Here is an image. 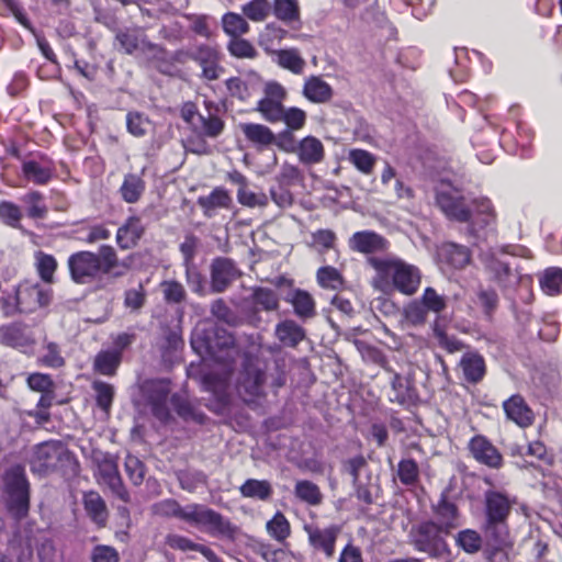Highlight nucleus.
<instances>
[{
  "instance_id": "nucleus-1",
  "label": "nucleus",
  "mask_w": 562,
  "mask_h": 562,
  "mask_svg": "<svg viewBox=\"0 0 562 562\" xmlns=\"http://www.w3.org/2000/svg\"><path fill=\"white\" fill-rule=\"evenodd\" d=\"M192 348L201 356H209L221 368L202 376L203 389L215 395L221 404H226L229 395L233 363L240 355L234 336L225 328L213 326L210 329L196 328L191 337Z\"/></svg>"
},
{
  "instance_id": "nucleus-2",
  "label": "nucleus",
  "mask_w": 562,
  "mask_h": 562,
  "mask_svg": "<svg viewBox=\"0 0 562 562\" xmlns=\"http://www.w3.org/2000/svg\"><path fill=\"white\" fill-rule=\"evenodd\" d=\"M71 280L76 284H89L102 276L122 277L127 266L122 262L115 249L103 245L97 252L81 250L71 254L67 260Z\"/></svg>"
},
{
  "instance_id": "nucleus-3",
  "label": "nucleus",
  "mask_w": 562,
  "mask_h": 562,
  "mask_svg": "<svg viewBox=\"0 0 562 562\" xmlns=\"http://www.w3.org/2000/svg\"><path fill=\"white\" fill-rule=\"evenodd\" d=\"M368 262L376 272L373 279L375 288L384 291L392 286L405 295L417 292L422 282L417 267L393 256L370 257Z\"/></svg>"
},
{
  "instance_id": "nucleus-4",
  "label": "nucleus",
  "mask_w": 562,
  "mask_h": 562,
  "mask_svg": "<svg viewBox=\"0 0 562 562\" xmlns=\"http://www.w3.org/2000/svg\"><path fill=\"white\" fill-rule=\"evenodd\" d=\"M1 490L9 514L15 520L25 517L30 507V483L23 465L12 464L4 470L1 477Z\"/></svg>"
},
{
  "instance_id": "nucleus-5",
  "label": "nucleus",
  "mask_w": 562,
  "mask_h": 562,
  "mask_svg": "<svg viewBox=\"0 0 562 562\" xmlns=\"http://www.w3.org/2000/svg\"><path fill=\"white\" fill-rule=\"evenodd\" d=\"M151 513L160 518H176L189 525L222 527V517L203 505L189 504L184 507L175 499H164L151 506Z\"/></svg>"
},
{
  "instance_id": "nucleus-6",
  "label": "nucleus",
  "mask_w": 562,
  "mask_h": 562,
  "mask_svg": "<svg viewBox=\"0 0 562 562\" xmlns=\"http://www.w3.org/2000/svg\"><path fill=\"white\" fill-rule=\"evenodd\" d=\"M52 299V289L37 282H21L14 295H9L0 300L3 313L12 316L15 313H33L41 307L49 304Z\"/></svg>"
},
{
  "instance_id": "nucleus-7",
  "label": "nucleus",
  "mask_w": 562,
  "mask_h": 562,
  "mask_svg": "<svg viewBox=\"0 0 562 562\" xmlns=\"http://www.w3.org/2000/svg\"><path fill=\"white\" fill-rule=\"evenodd\" d=\"M74 462L70 453L56 441H46L33 449L30 465L33 473L45 475L58 469L59 464Z\"/></svg>"
},
{
  "instance_id": "nucleus-8",
  "label": "nucleus",
  "mask_w": 562,
  "mask_h": 562,
  "mask_svg": "<svg viewBox=\"0 0 562 562\" xmlns=\"http://www.w3.org/2000/svg\"><path fill=\"white\" fill-rule=\"evenodd\" d=\"M187 59H192L200 66L201 77L207 81L217 80L224 72L221 66V53L214 46L201 44L187 52L178 53V61L184 63Z\"/></svg>"
},
{
  "instance_id": "nucleus-9",
  "label": "nucleus",
  "mask_w": 562,
  "mask_h": 562,
  "mask_svg": "<svg viewBox=\"0 0 562 562\" xmlns=\"http://www.w3.org/2000/svg\"><path fill=\"white\" fill-rule=\"evenodd\" d=\"M285 89L278 82H268L265 87V97L258 101L256 110L269 123H279L284 111L283 101Z\"/></svg>"
},
{
  "instance_id": "nucleus-10",
  "label": "nucleus",
  "mask_w": 562,
  "mask_h": 562,
  "mask_svg": "<svg viewBox=\"0 0 562 562\" xmlns=\"http://www.w3.org/2000/svg\"><path fill=\"white\" fill-rule=\"evenodd\" d=\"M210 276L211 291L223 293L241 277V271L231 258L217 257L211 263Z\"/></svg>"
},
{
  "instance_id": "nucleus-11",
  "label": "nucleus",
  "mask_w": 562,
  "mask_h": 562,
  "mask_svg": "<svg viewBox=\"0 0 562 562\" xmlns=\"http://www.w3.org/2000/svg\"><path fill=\"white\" fill-rule=\"evenodd\" d=\"M98 473L100 484L108 486L110 491L124 503L130 501L128 492L122 482L117 464L114 459L105 456L101 461H99Z\"/></svg>"
},
{
  "instance_id": "nucleus-12",
  "label": "nucleus",
  "mask_w": 562,
  "mask_h": 562,
  "mask_svg": "<svg viewBox=\"0 0 562 562\" xmlns=\"http://www.w3.org/2000/svg\"><path fill=\"white\" fill-rule=\"evenodd\" d=\"M266 381L265 372L255 364H247L238 380V393L250 401L254 397L263 394V384Z\"/></svg>"
},
{
  "instance_id": "nucleus-13",
  "label": "nucleus",
  "mask_w": 562,
  "mask_h": 562,
  "mask_svg": "<svg viewBox=\"0 0 562 562\" xmlns=\"http://www.w3.org/2000/svg\"><path fill=\"white\" fill-rule=\"evenodd\" d=\"M469 450L477 462L488 468L499 469L503 464L501 452L484 436L473 437L469 442Z\"/></svg>"
},
{
  "instance_id": "nucleus-14",
  "label": "nucleus",
  "mask_w": 562,
  "mask_h": 562,
  "mask_svg": "<svg viewBox=\"0 0 562 562\" xmlns=\"http://www.w3.org/2000/svg\"><path fill=\"white\" fill-rule=\"evenodd\" d=\"M436 202L448 217L462 223L471 220V211L465 206L463 198L457 192L438 191Z\"/></svg>"
},
{
  "instance_id": "nucleus-15",
  "label": "nucleus",
  "mask_w": 562,
  "mask_h": 562,
  "mask_svg": "<svg viewBox=\"0 0 562 562\" xmlns=\"http://www.w3.org/2000/svg\"><path fill=\"white\" fill-rule=\"evenodd\" d=\"M368 468L363 456H357L344 463V470L352 477L357 497L366 504L372 503V486L362 481L360 473Z\"/></svg>"
},
{
  "instance_id": "nucleus-16",
  "label": "nucleus",
  "mask_w": 562,
  "mask_h": 562,
  "mask_svg": "<svg viewBox=\"0 0 562 562\" xmlns=\"http://www.w3.org/2000/svg\"><path fill=\"white\" fill-rule=\"evenodd\" d=\"M1 340L7 346L21 349L24 352L31 350L35 344L31 328L22 324H12L1 328Z\"/></svg>"
},
{
  "instance_id": "nucleus-17",
  "label": "nucleus",
  "mask_w": 562,
  "mask_h": 562,
  "mask_svg": "<svg viewBox=\"0 0 562 562\" xmlns=\"http://www.w3.org/2000/svg\"><path fill=\"white\" fill-rule=\"evenodd\" d=\"M513 501L505 494L496 491L485 493L486 515L491 524H503L507 518Z\"/></svg>"
},
{
  "instance_id": "nucleus-18",
  "label": "nucleus",
  "mask_w": 562,
  "mask_h": 562,
  "mask_svg": "<svg viewBox=\"0 0 562 562\" xmlns=\"http://www.w3.org/2000/svg\"><path fill=\"white\" fill-rule=\"evenodd\" d=\"M349 245L352 250L362 254L384 251L389 247V243L384 237L371 231L355 233L349 240Z\"/></svg>"
},
{
  "instance_id": "nucleus-19",
  "label": "nucleus",
  "mask_w": 562,
  "mask_h": 562,
  "mask_svg": "<svg viewBox=\"0 0 562 562\" xmlns=\"http://www.w3.org/2000/svg\"><path fill=\"white\" fill-rule=\"evenodd\" d=\"M145 227L138 216H130L116 232V243L123 250L134 248L142 236Z\"/></svg>"
},
{
  "instance_id": "nucleus-20",
  "label": "nucleus",
  "mask_w": 562,
  "mask_h": 562,
  "mask_svg": "<svg viewBox=\"0 0 562 562\" xmlns=\"http://www.w3.org/2000/svg\"><path fill=\"white\" fill-rule=\"evenodd\" d=\"M504 412L508 419L520 427H528L533 422V414L522 396L516 394L503 403Z\"/></svg>"
},
{
  "instance_id": "nucleus-21",
  "label": "nucleus",
  "mask_w": 562,
  "mask_h": 562,
  "mask_svg": "<svg viewBox=\"0 0 562 562\" xmlns=\"http://www.w3.org/2000/svg\"><path fill=\"white\" fill-rule=\"evenodd\" d=\"M204 104L207 110V114L198 115V124L195 125V128L199 130L203 136L216 138L224 130V121L213 112V110L217 111V105L212 101H205Z\"/></svg>"
},
{
  "instance_id": "nucleus-22",
  "label": "nucleus",
  "mask_w": 562,
  "mask_h": 562,
  "mask_svg": "<svg viewBox=\"0 0 562 562\" xmlns=\"http://www.w3.org/2000/svg\"><path fill=\"white\" fill-rule=\"evenodd\" d=\"M302 93L313 103H326L331 100L334 91L321 77L310 76L305 79Z\"/></svg>"
},
{
  "instance_id": "nucleus-23",
  "label": "nucleus",
  "mask_w": 562,
  "mask_h": 562,
  "mask_svg": "<svg viewBox=\"0 0 562 562\" xmlns=\"http://www.w3.org/2000/svg\"><path fill=\"white\" fill-rule=\"evenodd\" d=\"M295 153L304 165L319 164L325 157L322 142L314 136L304 137L297 145Z\"/></svg>"
},
{
  "instance_id": "nucleus-24",
  "label": "nucleus",
  "mask_w": 562,
  "mask_h": 562,
  "mask_svg": "<svg viewBox=\"0 0 562 562\" xmlns=\"http://www.w3.org/2000/svg\"><path fill=\"white\" fill-rule=\"evenodd\" d=\"M274 335L283 346L291 348L296 347L306 337L304 328L292 319L278 323Z\"/></svg>"
},
{
  "instance_id": "nucleus-25",
  "label": "nucleus",
  "mask_w": 562,
  "mask_h": 562,
  "mask_svg": "<svg viewBox=\"0 0 562 562\" xmlns=\"http://www.w3.org/2000/svg\"><path fill=\"white\" fill-rule=\"evenodd\" d=\"M239 128L246 139L257 148H266L276 140L273 132L263 124L241 123Z\"/></svg>"
},
{
  "instance_id": "nucleus-26",
  "label": "nucleus",
  "mask_w": 562,
  "mask_h": 562,
  "mask_svg": "<svg viewBox=\"0 0 562 562\" xmlns=\"http://www.w3.org/2000/svg\"><path fill=\"white\" fill-rule=\"evenodd\" d=\"M439 529H413L412 541L417 550L435 554L443 548V542L438 535Z\"/></svg>"
},
{
  "instance_id": "nucleus-27",
  "label": "nucleus",
  "mask_w": 562,
  "mask_h": 562,
  "mask_svg": "<svg viewBox=\"0 0 562 562\" xmlns=\"http://www.w3.org/2000/svg\"><path fill=\"white\" fill-rule=\"evenodd\" d=\"M115 41L126 54H133L139 49L144 50L148 45L144 31L137 27L119 31Z\"/></svg>"
},
{
  "instance_id": "nucleus-28",
  "label": "nucleus",
  "mask_w": 562,
  "mask_h": 562,
  "mask_svg": "<svg viewBox=\"0 0 562 562\" xmlns=\"http://www.w3.org/2000/svg\"><path fill=\"white\" fill-rule=\"evenodd\" d=\"M483 261L486 271L499 285L506 288L513 284L516 280L509 265L495 258L494 255H485L483 257Z\"/></svg>"
},
{
  "instance_id": "nucleus-29",
  "label": "nucleus",
  "mask_w": 562,
  "mask_h": 562,
  "mask_svg": "<svg viewBox=\"0 0 562 562\" xmlns=\"http://www.w3.org/2000/svg\"><path fill=\"white\" fill-rule=\"evenodd\" d=\"M24 177L36 184H46L53 177L54 168L50 161L27 160L22 165Z\"/></svg>"
},
{
  "instance_id": "nucleus-30",
  "label": "nucleus",
  "mask_w": 562,
  "mask_h": 562,
  "mask_svg": "<svg viewBox=\"0 0 562 562\" xmlns=\"http://www.w3.org/2000/svg\"><path fill=\"white\" fill-rule=\"evenodd\" d=\"M286 301L292 304L295 315L301 319L313 318L316 315L315 301L304 290H294Z\"/></svg>"
},
{
  "instance_id": "nucleus-31",
  "label": "nucleus",
  "mask_w": 562,
  "mask_h": 562,
  "mask_svg": "<svg viewBox=\"0 0 562 562\" xmlns=\"http://www.w3.org/2000/svg\"><path fill=\"white\" fill-rule=\"evenodd\" d=\"M83 506L87 515L97 525H104L108 519L105 502L98 492L90 491L83 494Z\"/></svg>"
},
{
  "instance_id": "nucleus-32",
  "label": "nucleus",
  "mask_w": 562,
  "mask_h": 562,
  "mask_svg": "<svg viewBox=\"0 0 562 562\" xmlns=\"http://www.w3.org/2000/svg\"><path fill=\"white\" fill-rule=\"evenodd\" d=\"M232 199L226 190L214 189L209 195L199 196L198 204L207 217H212L217 209H227Z\"/></svg>"
},
{
  "instance_id": "nucleus-33",
  "label": "nucleus",
  "mask_w": 562,
  "mask_h": 562,
  "mask_svg": "<svg viewBox=\"0 0 562 562\" xmlns=\"http://www.w3.org/2000/svg\"><path fill=\"white\" fill-rule=\"evenodd\" d=\"M146 189L145 181L136 173H127L120 187V194L124 202L134 204L140 200Z\"/></svg>"
},
{
  "instance_id": "nucleus-34",
  "label": "nucleus",
  "mask_w": 562,
  "mask_h": 562,
  "mask_svg": "<svg viewBox=\"0 0 562 562\" xmlns=\"http://www.w3.org/2000/svg\"><path fill=\"white\" fill-rule=\"evenodd\" d=\"M442 259L456 269H463L471 261L470 250L462 245L447 243L440 250Z\"/></svg>"
},
{
  "instance_id": "nucleus-35",
  "label": "nucleus",
  "mask_w": 562,
  "mask_h": 562,
  "mask_svg": "<svg viewBox=\"0 0 562 562\" xmlns=\"http://www.w3.org/2000/svg\"><path fill=\"white\" fill-rule=\"evenodd\" d=\"M461 368L468 382L477 383L485 375V362L477 353H465L461 359Z\"/></svg>"
},
{
  "instance_id": "nucleus-36",
  "label": "nucleus",
  "mask_w": 562,
  "mask_h": 562,
  "mask_svg": "<svg viewBox=\"0 0 562 562\" xmlns=\"http://www.w3.org/2000/svg\"><path fill=\"white\" fill-rule=\"evenodd\" d=\"M476 222L471 223V231L477 234L479 228L487 227L495 223V212L490 200L483 198L474 201Z\"/></svg>"
},
{
  "instance_id": "nucleus-37",
  "label": "nucleus",
  "mask_w": 562,
  "mask_h": 562,
  "mask_svg": "<svg viewBox=\"0 0 562 562\" xmlns=\"http://www.w3.org/2000/svg\"><path fill=\"white\" fill-rule=\"evenodd\" d=\"M392 181L394 182L393 189L396 199L409 200L413 198V190L396 177L395 169L386 162L381 173V182L384 186H389Z\"/></svg>"
},
{
  "instance_id": "nucleus-38",
  "label": "nucleus",
  "mask_w": 562,
  "mask_h": 562,
  "mask_svg": "<svg viewBox=\"0 0 562 562\" xmlns=\"http://www.w3.org/2000/svg\"><path fill=\"white\" fill-rule=\"evenodd\" d=\"M434 510L437 518L445 525L443 527H453L460 524L458 507L448 501L443 494L438 503L434 505Z\"/></svg>"
},
{
  "instance_id": "nucleus-39",
  "label": "nucleus",
  "mask_w": 562,
  "mask_h": 562,
  "mask_svg": "<svg viewBox=\"0 0 562 562\" xmlns=\"http://www.w3.org/2000/svg\"><path fill=\"white\" fill-rule=\"evenodd\" d=\"M121 359L122 353L120 351H101L94 359V370L103 375H113L121 363Z\"/></svg>"
},
{
  "instance_id": "nucleus-40",
  "label": "nucleus",
  "mask_w": 562,
  "mask_h": 562,
  "mask_svg": "<svg viewBox=\"0 0 562 562\" xmlns=\"http://www.w3.org/2000/svg\"><path fill=\"white\" fill-rule=\"evenodd\" d=\"M277 61L282 67L293 74L300 75L303 72L306 65L305 60L301 57L297 49H280L276 50Z\"/></svg>"
},
{
  "instance_id": "nucleus-41",
  "label": "nucleus",
  "mask_w": 562,
  "mask_h": 562,
  "mask_svg": "<svg viewBox=\"0 0 562 562\" xmlns=\"http://www.w3.org/2000/svg\"><path fill=\"white\" fill-rule=\"evenodd\" d=\"M310 541L315 549L324 551L331 555L336 535L334 529H310Z\"/></svg>"
},
{
  "instance_id": "nucleus-42",
  "label": "nucleus",
  "mask_w": 562,
  "mask_h": 562,
  "mask_svg": "<svg viewBox=\"0 0 562 562\" xmlns=\"http://www.w3.org/2000/svg\"><path fill=\"white\" fill-rule=\"evenodd\" d=\"M35 267L41 279L50 284L54 282V273L57 269V260L54 256L43 251L35 252Z\"/></svg>"
},
{
  "instance_id": "nucleus-43",
  "label": "nucleus",
  "mask_w": 562,
  "mask_h": 562,
  "mask_svg": "<svg viewBox=\"0 0 562 562\" xmlns=\"http://www.w3.org/2000/svg\"><path fill=\"white\" fill-rule=\"evenodd\" d=\"M240 493L245 497L265 501L271 496L272 488L268 481L249 479L240 486Z\"/></svg>"
},
{
  "instance_id": "nucleus-44",
  "label": "nucleus",
  "mask_w": 562,
  "mask_h": 562,
  "mask_svg": "<svg viewBox=\"0 0 562 562\" xmlns=\"http://www.w3.org/2000/svg\"><path fill=\"white\" fill-rule=\"evenodd\" d=\"M348 161L364 175H370L376 162V158L364 149H350L348 153Z\"/></svg>"
},
{
  "instance_id": "nucleus-45",
  "label": "nucleus",
  "mask_w": 562,
  "mask_h": 562,
  "mask_svg": "<svg viewBox=\"0 0 562 562\" xmlns=\"http://www.w3.org/2000/svg\"><path fill=\"white\" fill-rule=\"evenodd\" d=\"M222 25L224 32L232 36H241L249 31L248 22L238 13L228 12L222 18Z\"/></svg>"
},
{
  "instance_id": "nucleus-46",
  "label": "nucleus",
  "mask_w": 562,
  "mask_h": 562,
  "mask_svg": "<svg viewBox=\"0 0 562 562\" xmlns=\"http://www.w3.org/2000/svg\"><path fill=\"white\" fill-rule=\"evenodd\" d=\"M540 285L549 295L559 294L562 290V269L557 267L546 269L540 278Z\"/></svg>"
},
{
  "instance_id": "nucleus-47",
  "label": "nucleus",
  "mask_w": 562,
  "mask_h": 562,
  "mask_svg": "<svg viewBox=\"0 0 562 562\" xmlns=\"http://www.w3.org/2000/svg\"><path fill=\"white\" fill-rule=\"evenodd\" d=\"M294 492L297 498L310 505H318L322 502L319 487L311 481H297Z\"/></svg>"
},
{
  "instance_id": "nucleus-48",
  "label": "nucleus",
  "mask_w": 562,
  "mask_h": 562,
  "mask_svg": "<svg viewBox=\"0 0 562 562\" xmlns=\"http://www.w3.org/2000/svg\"><path fill=\"white\" fill-rule=\"evenodd\" d=\"M271 9L268 0H252L243 5V13L254 22H261L269 16Z\"/></svg>"
},
{
  "instance_id": "nucleus-49",
  "label": "nucleus",
  "mask_w": 562,
  "mask_h": 562,
  "mask_svg": "<svg viewBox=\"0 0 562 562\" xmlns=\"http://www.w3.org/2000/svg\"><path fill=\"white\" fill-rule=\"evenodd\" d=\"M419 301L429 312L439 314L446 310L448 300L445 295L439 294L434 288H426Z\"/></svg>"
},
{
  "instance_id": "nucleus-50",
  "label": "nucleus",
  "mask_w": 562,
  "mask_h": 562,
  "mask_svg": "<svg viewBox=\"0 0 562 562\" xmlns=\"http://www.w3.org/2000/svg\"><path fill=\"white\" fill-rule=\"evenodd\" d=\"M227 49L231 55L236 58L254 59L258 55L255 46L249 41L241 38L240 36L232 37L228 42Z\"/></svg>"
},
{
  "instance_id": "nucleus-51",
  "label": "nucleus",
  "mask_w": 562,
  "mask_h": 562,
  "mask_svg": "<svg viewBox=\"0 0 562 562\" xmlns=\"http://www.w3.org/2000/svg\"><path fill=\"white\" fill-rule=\"evenodd\" d=\"M252 300L265 311H276L279 307V296L276 291L268 288H257L254 290Z\"/></svg>"
},
{
  "instance_id": "nucleus-52",
  "label": "nucleus",
  "mask_w": 562,
  "mask_h": 562,
  "mask_svg": "<svg viewBox=\"0 0 562 562\" xmlns=\"http://www.w3.org/2000/svg\"><path fill=\"white\" fill-rule=\"evenodd\" d=\"M238 202L247 207H266L269 198L263 192H254L248 187L237 190Z\"/></svg>"
},
{
  "instance_id": "nucleus-53",
  "label": "nucleus",
  "mask_w": 562,
  "mask_h": 562,
  "mask_svg": "<svg viewBox=\"0 0 562 562\" xmlns=\"http://www.w3.org/2000/svg\"><path fill=\"white\" fill-rule=\"evenodd\" d=\"M211 314L227 325L236 326L239 323V318L236 313L226 304L223 299H216L212 302Z\"/></svg>"
},
{
  "instance_id": "nucleus-54",
  "label": "nucleus",
  "mask_w": 562,
  "mask_h": 562,
  "mask_svg": "<svg viewBox=\"0 0 562 562\" xmlns=\"http://www.w3.org/2000/svg\"><path fill=\"white\" fill-rule=\"evenodd\" d=\"M168 392L160 387L149 397L153 414L161 422L169 418V409L167 406Z\"/></svg>"
},
{
  "instance_id": "nucleus-55",
  "label": "nucleus",
  "mask_w": 562,
  "mask_h": 562,
  "mask_svg": "<svg viewBox=\"0 0 562 562\" xmlns=\"http://www.w3.org/2000/svg\"><path fill=\"white\" fill-rule=\"evenodd\" d=\"M167 543L173 549H178L181 551H199L204 557H206L209 559H211L213 557V552L209 548H206L204 546L196 544V543L192 542L191 540L180 537V536H175V535L168 536Z\"/></svg>"
},
{
  "instance_id": "nucleus-56",
  "label": "nucleus",
  "mask_w": 562,
  "mask_h": 562,
  "mask_svg": "<svg viewBox=\"0 0 562 562\" xmlns=\"http://www.w3.org/2000/svg\"><path fill=\"white\" fill-rule=\"evenodd\" d=\"M336 234L330 229H318L312 233L311 247L323 254L335 247Z\"/></svg>"
},
{
  "instance_id": "nucleus-57",
  "label": "nucleus",
  "mask_w": 562,
  "mask_h": 562,
  "mask_svg": "<svg viewBox=\"0 0 562 562\" xmlns=\"http://www.w3.org/2000/svg\"><path fill=\"white\" fill-rule=\"evenodd\" d=\"M397 475L402 484H415L419 477V469L417 463L413 459H405L400 461Z\"/></svg>"
},
{
  "instance_id": "nucleus-58",
  "label": "nucleus",
  "mask_w": 562,
  "mask_h": 562,
  "mask_svg": "<svg viewBox=\"0 0 562 562\" xmlns=\"http://www.w3.org/2000/svg\"><path fill=\"white\" fill-rule=\"evenodd\" d=\"M22 201L27 205V215L32 218H43L47 209L43 204V196L40 192L33 191L26 193Z\"/></svg>"
},
{
  "instance_id": "nucleus-59",
  "label": "nucleus",
  "mask_w": 562,
  "mask_h": 562,
  "mask_svg": "<svg viewBox=\"0 0 562 562\" xmlns=\"http://www.w3.org/2000/svg\"><path fill=\"white\" fill-rule=\"evenodd\" d=\"M92 387L97 394L95 400L98 406L109 414L114 396L113 386L105 382L97 381L93 383Z\"/></svg>"
},
{
  "instance_id": "nucleus-60",
  "label": "nucleus",
  "mask_w": 562,
  "mask_h": 562,
  "mask_svg": "<svg viewBox=\"0 0 562 562\" xmlns=\"http://www.w3.org/2000/svg\"><path fill=\"white\" fill-rule=\"evenodd\" d=\"M22 216V211L16 204L9 201L0 203V220L5 225L14 228L19 227Z\"/></svg>"
},
{
  "instance_id": "nucleus-61",
  "label": "nucleus",
  "mask_w": 562,
  "mask_h": 562,
  "mask_svg": "<svg viewBox=\"0 0 562 562\" xmlns=\"http://www.w3.org/2000/svg\"><path fill=\"white\" fill-rule=\"evenodd\" d=\"M126 126L132 135L142 137L147 133L150 121L139 112H130L126 115Z\"/></svg>"
},
{
  "instance_id": "nucleus-62",
  "label": "nucleus",
  "mask_w": 562,
  "mask_h": 562,
  "mask_svg": "<svg viewBox=\"0 0 562 562\" xmlns=\"http://www.w3.org/2000/svg\"><path fill=\"white\" fill-rule=\"evenodd\" d=\"M273 11L278 19L285 22L299 19V5L294 0H276Z\"/></svg>"
},
{
  "instance_id": "nucleus-63",
  "label": "nucleus",
  "mask_w": 562,
  "mask_h": 562,
  "mask_svg": "<svg viewBox=\"0 0 562 562\" xmlns=\"http://www.w3.org/2000/svg\"><path fill=\"white\" fill-rule=\"evenodd\" d=\"M428 311L419 300L412 301L404 308V316L408 323L418 326L423 325L427 321Z\"/></svg>"
},
{
  "instance_id": "nucleus-64",
  "label": "nucleus",
  "mask_w": 562,
  "mask_h": 562,
  "mask_svg": "<svg viewBox=\"0 0 562 562\" xmlns=\"http://www.w3.org/2000/svg\"><path fill=\"white\" fill-rule=\"evenodd\" d=\"M280 122H283L292 131L301 130L306 122V113L302 109L292 106L284 109Z\"/></svg>"
}]
</instances>
